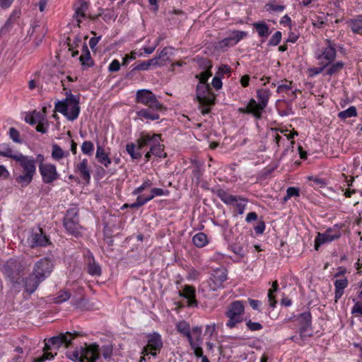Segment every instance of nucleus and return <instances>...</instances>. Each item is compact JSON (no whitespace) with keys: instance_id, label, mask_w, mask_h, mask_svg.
<instances>
[{"instance_id":"obj_1","label":"nucleus","mask_w":362,"mask_h":362,"mask_svg":"<svg viewBox=\"0 0 362 362\" xmlns=\"http://www.w3.org/2000/svg\"><path fill=\"white\" fill-rule=\"evenodd\" d=\"M15 160L18 163L21 171V173L16 175V181L21 187H26L32 182L36 173L35 158L18 153V156L15 158Z\"/></svg>"},{"instance_id":"obj_2","label":"nucleus","mask_w":362,"mask_h":362,"mask_svg":"<svg viewBox=\"0 0 362 362\" xmlns=\"http://www.w3.org/2000/svg\"><path fill=\"white\" fill-rule=\"evenodd\" d=\"M55 111L62 113L68 120L74 121L80 113L79 96L69 93L64 100L55 103Z\"/></svg>"},{"instance_id":"obj_3","label":"nucleus","mask_w":362,"mask_h":362,"mask_svg":"<svg viewBox=\"0 0 362 362\" xmlns=\"http://www.w3.org/2000/svg\"><path fill=\"white\" fill-rule=\"evenodd\" d=\"M23 271L24 267L21 263L13 259L7 261L2 269L4 276L13 286L21 284V278L24 274Z\"/></svg>"},{"instance_id":"obj_4","label":"nucleus","mask_w":362,"mask_h":362,"mask_svg":"<svg viewBox=\"0 0 362 362\" xmlns=\"http://www.w3.org/2000/svg\"><path fill=\"white\" fill-rule=\"evenodd\" d=\"M245 306L242 301L235 300L229 304L226 316L228 318L226 326L229 328L235 327L238 324L242 322L244 319Z\"/></svg>"},{"instance_id":"obj_5","label":"nucleus","mask_w":362,"mask_h":362,"mask_svg":"<svg viewBox=\"0 0 362 362\" xmlns=\"http://www.w3.org/2000/svg\"><path fill=\"white\" fill-rule=\"evenodd\" d=\"M64 226L69 233L75 237L81 235L80 229L81 227L79 224L78 210L76 207L71 208L66 211L64 218Z\"/></svg>"},{"instance_id":"obj_6","label":"nucleus","mask_w":362,"mask_h":362,"mask_svg":"<svg viewBox=\"0 0 362 362\" xmlns=\"http://www.w3.org/2000/svg\"><path fill=\"white\" fill-rule=\"evenodd\" d=\"M136 102L143 104L153 110H163V105L158 101L156 95L147 89H141L136 93Z\"/></svg>"},{"instance_id":"obj_7","label":"nucleus","mask_w":362,"mask_h":362,"mask_svg":"<svg viewBox=\"0 0 362 362\" xmlns=\"http://www.w3.org/2000/svg\"><path fill=\"white\" fill-rule=\"evenodd\" d=\"M337 45L330 40H325V46L315 53V57L319 62L324 61V64H330L335 61L337 57Z\"/></svg>"},{"instance_id":"obj_8","label":"nucleus","mask_w":362,"mask_h":362,"mask_svg":"<svg viewBox=\"0 0 362 362\" xmlns=\"http://www.w3.org/2000/svg\"><path fill=\"white\" fill-rule=\"evenodd\" d=\"M247 36L246 31L229 30L228 36L216 43L215 48L224 52L228 47L235 46L238 42Z\"/></svg>"},{"instance_id":"obj_9","label":"nucleus","mask_w":362,"mask_h":362,"mask_svg":"<svg viewBox=\"0 0 362 362\" xmlns=\"http://www.w3.org/2000/svg\"><path fill=\"white\" fill-rule=\"evenodd\" d=\"M196 98L199 105H214L216 96L208 83H199L196 88Z\"/></svg>"},{"instance_id":"obj_10","label":"nucleus","mask_w":362,"mask_h":362,"mask_svg":"<svg viewBox=\"0 0 362 362\" xmlns=\"http://www.w3.org/2000/svg\"><path fill=\"white\" fill-rule=\"evenodd\" d=\"M228 272L225 267H218L211 271L207 281L210 291H216L223 288V282L227 279Z\"/></svg>"},{"instance_id":"obj_11","label":"nucleus","mask_w":362,"mask_h":362,"mask_svg":"<svg viewBox=\"0 0 362 362\" xmlns=\"http://www.w3.org/2000/svg\"><path fill=\"white\" fill-rule=\"evenodd\" d=\"M341 235V228L337 225L327 228L325 233H318L315 241V250H317L322 244L329 243L339 239Z\"/></svg>"},{"instance_id":"obj_12","label":"nucleus","mask_w":362,"mask_h":362,"mask_svg":"<svg viewBox=\"0 0 362 362\" xmlns=\"http://www.w3.org/2000/svg\"><path fill=\"white\" fill-rule=\"evenodd\" d=\"M299 323V334L301 340H307L313 336L312 327V316L310 312H304L298 316Z\"/></svg>"},{"instance_id":"obj_13","label":"nucleus","mask_w":362,"mask_h":362,"mask_svg":"<svg viewBox=\"0 0 362 362\" xmlns=\"http://www.w3.org/2000/svg\"><path fill=\"white\" fill-rule=\"evenodd\" d=\"M53 267L54 264L52 259L48 257H43L35 264L33 273L43 281L51 274Z\"/></svg>"},{"instance_id":"obj_14","label":"nucleus","mask_w":362,"mask_h":362,"mask_svg":"<svg viewBox=\"0 0 362 362\" xmlns=\"http://www.w3.org/2000/svg\"><path fill=\"white\" fill-rule=\"evenodd\" d=\"M216 194L221 199V200L227 205H235L238 209V213L240 215L243 214L246 204L238 203V201H243L247 202V199L228 194L223 189H218L216 191Z\"/></svg>"},{"instance_id":"obj_15","label":"nucleus","mask_w":362,"mask_h":362,"mask_svg":"<svg viewBox=\"0 0 362 362\" xmlns=\"http://www.w3.org/2000/svg\"><path fill=\"white\" fill-rule=\"evenodd\" d=\"M163 347V341L161 336L154 332L153 334L148 336V341L146 346H145L141 351V354L145 355L151 354L153 356L157 355V353L160 352Z\"/></svg>"},{"instance_id":"obj_16","label":"nucleus","mask_w":362,"mask_h":362,"mask_svg":"<svg viewBox=\"0 0 362 362\" xmlns=\"http://www.w3.org/2000/svg\"><path fill=\"white\" fill-rule=\"evenodd\" d=\"M28 241L31 247H45L50 244L49 238L40 228L32 230Z\"/></svg>"},{"instance_id":"obj_17","label":"nucleus","mask_w":362,"mask_h":362,"mask_svg":"<svg viewBox=\"0 0 362 362\" xmlns=\"http://www.w3.org/2000/svg\"><path fill=\"white\" fill-rule=\"evenodd\" d=\"M79 335V333L77 332H66V333H61L57 336L52 337L48 340L52 346H55L57 349H59L63 344H64L66 347H69L71 344L72 340Z\"/></svg>"},{"instance_id":"obj_18","label":"nucleus","mask_w":362,"mask_h":362,"mask_svg":"<svg viewBox=\"0 0 362 362\" xmlns=\"http://www.w3.org/2000/svg\"><path fill=\"white\" fill-rule=\"evenodd\" d=\"M39 171L42 181L46 184L53 182L59 177L56 166L53 164L46 163L45 165H40Z\"/></svg>"},{"instance_id":"obj_19","label":"nucleus","mask_w":362,"mask_h":362,"mask_svg":"<svg viewBox=\"0 0 362 362\" xmlns=\"http://www.w3.org/2000/svg\"><path fill=\"white\" fill-rule=\"evenodd\" d=\"M271 96V91L269 89L261 88L257 90V98L259 103L253 98L250 99V105L255 106L257 110L262 115V112L268 104L269 99Z\"/></svg>"},{"instance_id":"obj_20","label":"nucleus","mask_w":362,"mask_h":362,"mask_svg":"<svg viewBox=\"0 0 362 362\" xmlns=\"http://www.w3.org/2000/svg\"><path fill=\"white\" fill-rule=\"evenodd\" d=\"M83 362H95L100 357L99 346L97 344L86 345L81 348Z\"/></svg>"},{"instance_id":"obj_21","label":"nucleus","mask_w":362,"mask_h":362,"mask_svg":"<svg viewBox=\"0 0 362 362\" xmlns=\"http://www.w3.org/2000/svg\"><path fill=\"white\" fill-rule=\"evenodd\" d=\"M178 295L187 300V305L188 307L194 308L198 306V301L196 299V290L194 286L185 285L182 291H178Z\"/></svg>"},{"instance_id":"obj_22","label":"nucleus","mask_w":362,"mask_h":362,"mask_svg":"<svg viewBox=\"0 0 362 362\" xmlns=\"http://www.w3.org/2000/svg\"><path fill=\"white\" fill-rule=\"evenodd\" d=\"M192 334L194 335L195 339L192 338V342L194 344V346H191V349L194 351V354L196 356L202 355V348L201 344H202V328L200 327H194L192 329Z\"/></svg>"},{"instance_id":"obj_23","label":"nucleus","mask_w":362,"mask_h":362,"mask_svg":"<svg viewBox=\"0 0 362 362\" xmlns=\"http://www.w3.org/2000/svg\"><path fill=\"white\" fill-rule=\"evenodd\" d=\"M23 282L25 291L29 294H31L35 291L42 281L32 273L24 279Z\"/></svg>"},{"instance_id":"obj_24","label":"nucleus","mask_w":362,"mask_h":362,"mask_svg":"<svg viewBox=\"0 0 362 362\" xmlns=\"http://www.w3.org/2000/svg\"><path fill=\"white\" fill-rule=\"evenodd\" d=\"M335 291H334V300L337 302L343 296L344 289L349 285V281L346 277L337 279L334 283Z\"/></svg>"},{"instance_id":"obj_25","label":"nucleus","mask_w":362,"mask_h":362,"mask_svg":"<svg viewBox=\"0 0 362 362\" xmlns=\"http://www.w3.org/2000/svg\"><path fill=\"white\" fill-rule=\"evenodd\" d=\"M88 273L91 276H100L102 273L100 266L95 262L92 253L89 252L87 258Z\"/></svg>"},{"instance_id":"obj_26","label":"nucleus","mask_w":362,"mask_h":362,"mask_svg":"<svg viewBox=\"0 0 362 362\" xmlns=\"http://www.w3.org/2000/svg\"><path fill=\"white\" fill-rule=\"evenodd\" d=\"M159 134H153L151 136L148 134L141 133L140 137L137 140L138 149H142L144 147L153 145L157 138H160Z\"/></svg>"},{"instance_id":"obj_27","label":"nucleus","mask_w":362,"mask_h":362,"mask_svg":"<svg viewBox=\"0 0 362 362\" xmlns=\"http://www.w3.org/2000/svg\"><path fill=\"white\" fill-rule=\"evenodd\" d=\"M177 330L182 334L184 337H186L189 341L190 346H194V344L192 342V336L190 331V327L188 322L185 320L179 322L176 325Z\"/></svg>"},{"instance_id":"obj_28","label":"nucleus","mask_w":362,"mask_h":362,"mask_svg":"<svg viewBox=\"0 0 362 362\" xmlns=\"http://www.w3.org/2000/svg\"><path fill=\"white\" fill-rule=\"evenodd\" d=\"M81 65L84 68L92 67L94 65V62L91 58L90 52L86 43H83L82 47V54L79 57Z\"/></svg>"},{"instance_id":"obj_29","label":"nucleus","mask_w":362,"mask_h":362,"mask_svg":"<svg viewBox=\"0 0 362 362\" xmlns=\"http://www.w3.org/2000/svg\"><path fill=\"white\" fill-rule=\"evenodd\" d=\"M345 64L342 61L333 62L329 64L325 69V75L332 76L338 74L344 68Z\"/></svg>"},{"instance_id":"obj_30","label":"nucleus","mask_w":362,"mask_h":362,"mask_svg":"<svg viewBox=\"0 0 362 362\" xmlns=\"http://www.w3.org/2000/svg\"><path fill=\"white\" fill-rule=\"evenodd\" d=\"M88 160L84 158L76 165V170L79 173L81 177L87 182L90 180V174L88 168Z\"/></svg>"},{"instance_id":"obj_31","label":"nucleus","mask_w":362,"mask_h":362,"mask_svg":"<svg viewBox=\"0 0 362 362\" xmlns=\"http://www.w3.org/2000/svg\"><path fill=\"white\" fill-rule=\"evenodd\" d=\"M88 3L84 0H78L77 4L75 5V14L74 17L76 19L78 24L81 22V18L86 17V11L88 10Z\"/></svg>"},{"instance_id":"obj_32","label":"nucleus","mask_w":362,"mask_h":362,"mask_svg":"<svg viewBox=\"0 0 362 362\" xmlns=\"http://www.w3.org/2000/svg\"><path fill=\"white\" fill-rule=\"evenodd\" d=\"M259 37L267 39L270 35L268 25L264 21L256 22L252 24Z\"/></svg>"},{"instance_id":"obj_33","label":"nucleus","mask_w":362,"mask_h":362,"mask_svg":"<svg viewBox=\"0 0 362 362\" xmlns=\"http://www.w3.org/2000/svg\"><path fill=\"white\" fill-rule=\"evenodd\" d=\"M159 110H153L149 107L147 109H141L136 112V115L141 119H146L149 120H157L160 118L158 113Z\"/></svg>"},{"instance_id":"obj_34","label":"nucleus","mask_w":362,"mask_h":362,"mask_svg":"<svg viewBox=\"0 0 362 362\" xmlns=\"http://www.w3.org/2000/svg\"><path fill=\"white\" fill-rule=\"evenodd\" d=\"M160 138H157L151 146L150 153L156 157L165 158L167 154L164 153V146L159 143Z\"/></svg>"},{"instance_id":"obj_35","label":"nucleus","mask_w":362,"mask_h":362,"mask_svg":"<svg viewBox=\"0 0 362 362\" xmlns=\"http://www.w3.org/2000/svg\"><path fill=\"white\" fill-rule=\"evenodd\" d=\"M95 156L98 162L104 165L105 167H108L109 165L111 163L110 158L105 153V149L100 146H98Z\"/></svg>"},{"instance_id":"obj_36","label":"nucleus","mask_w":362,"mask_h":362,"mask_svg":"<svg viewBox=\"0 0 362 362\" xmlns=\"http://www.w3.org/2000/svg\"><path fill=\"white\" fill-rule=\"evenodd\" d=\"M265 10L272 13H281L284 11L286 6L283 4H278L276 0H271L264 6Z\"/></svg>"},{"instance_id":"obj_37","label":"nucleus","mask_w":362,"mask_h":362,"mask_svg":"<svg viewBox=\"0 0 362 362\" xmlns=\"http://www.w3.org/2000/svg\"><path fill=\"white\" fill-rule=\"evenodd\" d=\"M238 112L243 114L252 115L256 119H261L262 115L259 110L257 108L250 105V100L248 102L247 105L243 107H239Z\"/></svg>"},{"instance_id":"obj_38","label":"nucleus","mask_w":362,"mask_h":362,"mask_svg":"<svg viewBox=\"0 0 362 362\" xmlns=\"http://www.w3.org/2000/svg\"><path fill=\"white\" fill-rule=\"evenodd\" d=\"M69 152H64L63 149L57 144L52 145V157L53 159L59 160L64 157L69 156Z\"/></svg>"},{"instance_id":"obj_39","label":"nucleus","mask_w":362,"mask_h":362,"mask_svg":"<svg viewBox=\"0 0 362 362\" xmlns=\"http://www.w3.org/2000/svg\"><path fill=\"white\" fill-rule=\"evenodd\" d=\"M0 156L11 158L15 160V158L18 156V153H14L8 144H0Z\"/></svg>"},{"instance_id":"obj_40","label":"nucleus","mask_w":362,"mask_h":362,"mask_svg":"<svg viewBox=\"0 0 362 362\" xmlns=\"http://www.w3.org/2000/svg\"><path fill=\"white\" fill-rule=\"evenodd\" d=\"M348 23L353 33H359L362 30V18H360V15L355 18L350 19Z\"/></svg>"},{"instance_id":"obj_41","label":"nucleus","mask_w":362,"mask_h":362,"mask_svg":"<svg viewBox=\"0 0 362 362\" xmlns=\"http://www.w3.org/2000/svg\"><path fill=\"white\" fill-rule=\"evenodd\" d=\"M279 289V284L277 281H275L272 283V288L269 290L268 292V300L269 302V305L272 308H275L277 303V301L275 300V296L274 293L276 292Z\"/></svg>"},{"instance_id":"obj_42","label":"nucleus","mask_w":362,"mask_h":362,"mask_svg":"<svg viewBox=\"0 0 362 362\" xmlns=\"http://www.w3.org/2000/svg\"><path fill=\"white\" fill-rule=\"evenodd\" d=\"M100 10L103 11V13H99L98 15L94 16H90V18L93 20H96L98 18V16H101L105 22H109L111 20H115V12L113 10H112V9H107L105 11H103V9H100Z\"/></svg>"},{"instance_id":"obj_43","label":"nucleus","mask_w":362,"mask_h":362,"mask_svg":"<svg viewBox=\"0 0 362 362\" xmlns=\"http://www.w3.org/2000/svg\"><path fill=\"white\" fill-rule=\"evenodd\" d=\"M192 242L198 247H202L207 243V237L204 233H198L192 238Z\"/></svg>"},{"instance_id":"obj_44","label":"nucleus","mask_w":362,"mask_h":362,"mask_svg":"<svg viewBox=\"0 0 362 362\" xmlns=\"http://www.w3.org/2000/svg\"><path fill=\"white\" fill-rule=\"evenodd\" d=\"M168 190H164L161 188H152L150 191V194L147 196L145 195V199H146V202H148L156 197L168 195Z\"/></svg>"},{"instance_id":"obj_45","label":"nucleus","mask_w":362,"mask_h":362,"mask_svg":"<svg viewBox=\"0 0 362 362\" xmlns=\"http://www.w3.org/2000/svg\"><path fill=\"white\" fill-rule=\"evenodd\" d=\"M356 116H357V110L355 106H351L348 109H346L344 111H341V112H339V114H338V117L341 119H344V120L349 117H356Z\"/></svg>"},{"instance_id":"obj_46","label":"nucleus","mask_w":362,"mask_h":362,"mask_svg":"<svg viewBox=\"0 0 362 362\" xmlns=\"http://www.w3.org/2000/svg\"><path fill=\"white\" fill-rule=\"evenodd\" d=\"M126 150L130 155L132 159H139L141 158V153L139 152L140 149H136V145L133 143L127 144L126 145Z\"/></svg>"},{"instance_id":"obj_47","label":"nucleus","mask_w":362,"mask_h":362,"mask_svg":"<svg viewBox=\"0 0 362 362\" xmlns=\"http://www.w3.org/2000/svg\"><path fill=\"white\" fill-rule=\"evenodd\" d=\"M319 65L320 66L318 67H312L308 69L309 77H314L324 71L327 66V64H324V61H321L319 62Z\"/></svg>"},{"instance_id":"obj_48","label":"nucleus","mask_w":362,"mask_h":362,"mask_svg":"<svg viewBox=\"0 0 362 362\" xmlns=\"http://www.w3.org/2000/svg\"><path fill=\"white\" fill-rule=\"evenodd\" d=\"M153 185L152 182L151 180H149L148 178H146L143 183L138 187H136V189H134L132 192V194L133 195H141L140 194L144 192V190H146V189H148V187H151V185Z\"/></svg>"},{"instance_id":"obj_49","label":"nucleus","mask_w":362,"mask_h":362,"mask_svg":"<svg viewBox=\"0 0 362 362\" xmlns=\"http://www.w3.org/2000/svg\"><path fill=\"white\" fill-rule=\"evenodd\" d=\"M42 119V115L38 112H33L32 115H26L25 121L30 124H35L38 122H40Z\"/></svg>"},{"instance_id":"obj_50","label":"nucleus","mask_w":362,"mask_h":362,"mask_svg":"<svg viewBox=\"0 0 362 362\" xmlns=\"http://www.w3.org/2000/svg\"><path fill=\"white\" fill-rule=\"evenodd\" d=\"M66 355L74 362H83L81 350L69 351L66 353Z\"/></svg>"},{"instance_id":"obj_51","label":"nucleus","mask_w":362,"mask_h":362,"mask_svg":"<svg viewBox=\"0 0 362 362\" xmlns=\"http://www.w3.org/2000/svg\"><path fill=\"white\" fill-rule=\"evenodd\" d=\"M94 150L93 143L90 141H86L82 144L81 151L84 154L92 155Z\"/></svg>"},{"instance_id":"obj_52","label":"nucleus","mask_w":362,"mask_h":362,"mask_svg":"<svg viewBox=\"0 0 362 362\" xmlns=\"http://www.w3.org/2000/svg\"><path fill=\"white\" fill-rule=\"evenodd\" d=\"M299 189L294 187H289L286 189V195L284 197V201L286 202L293 197L299 196Z\"/></svg>"},{"instance_id":"obj_53","label":"nucleus","mask_w":362,"mask_h":362,"mask_svg":"<svg viewBox=\"0 0 362 362\" xmlns=\"http://www.w3.org/2000/svg\"><path fill=\"white\" fill-rule=\"evenodd\" d=\"M282 34L280 31H276L268 42L269 46L278 45L281 40Z\"/></svg>"},{"instance_id":"obj_54","label":"nucleus","mask_w":362,"mask_h":362,"mask_svg":"<svg viewBox=\"0 0 362 362\" xmlns=\"http://www.w3.org/2000/svg\"><path fill=\"white\" fill-rule=\"evenodd\" d=\"M147 203L145 199V195H139L136 199V202L129 204L131 209H138Z\"/></svg>"},{"instance_id":"obj_55","label":"nucleus","mask_w":362,"mask_h":362,"mask_svg":"<svg viewBox=\"0 0 362 362\" xmlns=\"http://www.w3.org/2000/svg\"><path fill=\"white\" fill-rule=\"evenodd\" d=\"M132 66H134L133 71H146L150 69L148 60L144 62H138Z\"/></svg>"},{"instance_id":"obj_56","label":"nucleus","mask_w":362,"mask_h":362,"mask_svg":"<svg viewBox=\"0 0 362 362\" xmlns=\"http://www.w3.org/2000/svg\"><path fill=\"white\" fill-rule=\"evenodd\" d=\"M245 321H246L247 327L250 331H258L262 329V325L259 322H252L251 320H247V319H245Z\"/></svg>"},{"instance_id":"obj_57","label":"nucleus","mask_w":362,"mask_h":362,"mask_svg":"<svg viewBox=\"0 0 362 362\" xmlns=\"http://www.w3.org/2000/svg\"><path fill=\"white\" fill-rule=\"evenodd\" d=\"M70 297H71V294L69 293H68L66 291H61L59 293V295L57 296V297L55 298V300H56L55 302L57 303H63V302L67 300L68 299H69Z\"/></svg>"},{"instance_id":"obj_58","label":"nucleus","mask_w":362,"mask_h":362,"mask_svg":"<svg viewBox=\"0 0 362 362\" xmlns=\"http://www.w3.org/2000/svg\"><path fill=\"white\" fill-rule=\"evenodd\" d=\"M351 314L355 315L356 316L358 317H362V302L357 301L354 303V306L351 308Z\"/></svg>"},{"instance_id":"obj_59","label":"nucleus","mask_w":362,"mask_h":362,"mask_svg":"<svg viewBox=\"0 0 362 362\" xmlns=\"http://www.w3.org/2000/svg\"><path fill=\"white\" fill-rule=\"evenodd\" d=\"M57 355V352L52 353H44L41 356L35 358L33 362H45L47 360H51L54 358Z\"/></svg>"},{"instance_id":"obj_60","label":"nucleus","mask_w":362,"mask_h":362,"mask_svg":"<svg viewBox=\"0 0 362 362\" xmlns=\"http://www.w3.org/2000/svg\"><path fill=\"white\" fill-rule=\"evenodd\" d=\"M9 136L11 139L16 143H21V140L20 139V134L18 131L14 127H11L9 129Z\"/></svg>"},{"instance_id":"obj_61","label":"nucleus","mask_w":362,"mask_h":362,"mask_svg":"<svg viewBox=\"0 0 362 362\" xmlns=\"http://www.w3.org/2000/svg\"><path fill=\"white\" fill-rule=\"evenodd\" d=\"M121 64L117 59H114L108 66L109 72H116L120 69Z\"/></svg>"},{"instance_id":"obj_62","label":"nucleus","mask_w":362,"mask_h":362,"mask_svg":"<svg viewBox=\"0 0 362 362\" xmlns=\"http://www.w3.org/2000/svg\"><path fill=\"white\" fill-rule=\"evenodd\" d=\"M312 24L315 28H322L325 25V21L322 16H316L315 19L313 20Z\"/></svg>"},{"instance_id":"obj_63","label":"nucleus","mask_w":362,"mask_h":362,"mask_svg":"<svg viewBox=\"0 0 362 362\" xmlns=\"http://www.w3.org/2000/svg\"><path fill=\"white\" fill-rule=\"evenodd\" d=\"M211 76V73L210 70H205L202 71L199 75V83H207V81L209 77Z\"/></svg>"},{"instance_id":"obj_64","label":"nucleus","mask_w":362,"mask_h":362,"mask_svg":"<svg viewBox=\"0 0 362 362\" xmlns=\"http://www.w3.org/2000/svg\"><path fill=\"white\" fill-rule=\"evenodd\" d=\"M148 62L149 63L150 68L151 66L156 67V66H164V62L160 61L159 59H158L157 57H155L149 60H148Z\"/></svg>"}]
</instances>
